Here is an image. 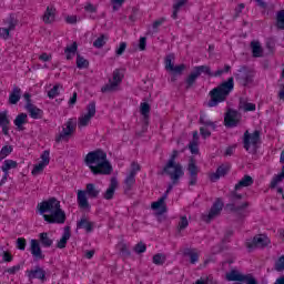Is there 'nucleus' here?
I'll return each instance as SVG.
<instances>
[{
    "label": "nucleus",
    "mask_w": 284,
    "mask_h": 284,
    "mask_svg": "<svg viewBox=\"0 0 284 284\" xmlns=\"http://www.w3.org/2000/svg\"><path fill=\"white\" fill-rule=\"evenodd\" d=\"M179 159V150H173L166 164L163 166L161 174H166L173 181V185H179L182 176H185V171H183V164L176 162Z\"/></svg>",
    "instance_id": "39448f33"
},
{
    "label": "nucleus",
    "mask_w": 284,
    "mask_h": 284,
    "mask_svg": "<svg viewBox=\"0 0 284 284\" xmlns=\"http://www.w3.org/2000/svg\"><path fill=\"white\" fill-rule=\"evenodd\" d=\"M166 200V194H163L158 201L152 202L151 209L155 210L159 215L165 214V212H168V204L165 203Z\"/></svg>",
    "instance_id": "6ab92c4d"
},
{
    "label": "nucleus",
    "mask_w": 284,
    "mask_h": 284,
    "mask_svg": "<svg viewBox=\"0 0 284 284\" xmlns=\"http://www.w3.org/2000/svg\"><path fill=\"white\" fill-rule=\"evenodd\" d=\"M165 23V18H160L153 22V32H159V28H161V24Z\"/></svg>",
    "instance_id": "0e129e2a"
},
{
    "label": "nucleus",
    "mask_w": 284,
    "mask_h": 284,
    "mask_svg": "<svg viewBox=\"0 0 284 284\" xmlns=\"http://www.w3.org/2000/svg\"><path fill=\"white\" fill-rule=\"evenodd\" d=\"M116 187H119V180L113 176L110 180L109 187L103 194V199H105V201H112V199H114V192H116Z\"/></svg>",
    "instance_id": "aec40b11"
},
{
    "label": "nucleus",
    "mask_w": 284,
    "mask_h": 284,
    "mask_svg": "<svg viewBox=\"0 0 284 284\" xmlns=\"http://www.w3.org/2000/svg\"><path fill=\"white\" fill-rule=\"evenodd\" d=\"M254 77L255 73L252 69H250L247 65H242L237 70L236 73H234L235 81L243 88H248L254 83Z\"/></svg>",
    "instance_id": "0eeeda50"
},
{
    "label": "nucleus",
    "mask_w": 284,
    "mask_h": 284,
    "mask_svg": "<svg viewBox=\"0 0 284 284\" xmlns=\"http://www.w3.org/2000/svg\"><path fill=\"white\" fill-rule=\"evenodd\" d=\"M10 125V119L8 118V111L0 112V128Z\"/></svg>",
    "instance_id": "a18cd8bd"
},
{
    "label": "nucleus",
    "mask_w": 284,
    "mask_h": 284,
    "mask_svg": "<svg viewBox=\"0 0 284 284\" xmlns=\"http://www.w3.org/2000/svg\"><path fill=\"white\" fill-rule=\"evenodd\" d=\"M128 48L126 42H120L119 47L115 49V57H122Z\"/></svg>",
    "instance_id": "864d4df0"
},
{
    "label": "nucleus",
    "mask_w": 284,
    "mask_h": 284,
    "mask_svg": "<svg viewBox=\"0 0 284 284\" xmlns=\"http://www.w3.org/2000/svg\"><path fill=\"white\" fill-rule=\"evenodd\" d=\"M186 170L190 176L189 185L191 186L196 185V183H199V172H200L199 165H196V158L194 156L189 158Z\"/></svg>",
    "instance_id": "dca6fc26"
},
{
    "label": "nucleus",
    "mask_w": 284,
    "mask_h": 284,
    "mask_svg": "<svg viewBox=\"0 0 284 284\" xmlns=\"http://www.w3.org/2000/svg\"><path fill=\"white\" fill-rule=\"evenodd\" d=\"M274 270L276 272H284V255H281L274 264Z\"/></svg>",
    "instance_id": "09e8293b"
},
{
    "label": "nucleus",
    "mask_w": 284,
    "mask_h": 284,
    "mask_svg": "<svg viewBox=\"0 0 284 284\" xmlns=\"http://www.w3.org/2000/svg\"><path fill=\"white\" fill-rule=\"evenodd\" d=\"M57 19V8L54 6L47 7L44 14L42 16V21L47 24L54 23Z\"/></svg>",
    "instance_id": "4be33fe9"
},
{
    "label": "nucleus",
    "mask_w": 284,
    "mask_h": 284,
    "mask_svg": "<svg viewBox=\"0 0 284 284\" xmlns=\"http://www.w3.org/2000/svg\"><path fill=\"white\" fill-rule=\"evenodd\" d=\"M150 110H152V106L148 102H142L140 104V114L143 116V123L144 125H150Z\"/></svg>",
    "instance_id": "b1692460"
},
{
    "label": "nucleus",
    "mask_w": 284,
    "mask_h": 284,
    "mask_svg": "<svg viewBox=\"0 0 284 284\" xmlns=\"http://www.w3.org/2000/svg\"><path fill=\"white\" fill-rule=\"evenodd\" d=\"M2 261L4 263H12V261H14V255L8 251H3Z\"/></svg>",
    "instance_id": "4d7b16f0"
},
{
    "label": "nucleus",
    "mask_w": 284,
    "mask_h": 284,
    "mask_svg": "<svg viewBox=\"0 0 284 284\" xmlns=\"http://www.w3.org/2000/svg\"><path fill=\"white\" fill-rule=\"evenodd\" d=\"M89 199H98L101 191L97 189V185L94 183L87 184V189L84 191Z\"/></svg>",
    "instance_id": "473e14b6"
},
{
    "label": "nucleus",
    "mask_w": 284,
    "mask_h": 284,
    "mask_svg": "<svg viewBox=\"0 0 284 284\" xmlns=\"http://www.w3.org/2000/svg\"><path fill=\"white\" fill-rule=\"evenodd\" d=\"M19 23V21L17 19H14V16H10L8 19V24H9V29L14 30V28H17V24Z\"/></svg>",
    "instance_id": "338daca9"
},
{
    "label": "nucleus",
    "mask_w": 284,
    "mask_h": 284,
    "mask_svg": "<svg viewBox=\"0 0 284 284\" xmlns=\"http://www.w3.org/2000/svg\"><path fill=\"white\" fill-rule=\"evenodd\" d=\"M78 230H85L87 234H92L94 232V222H91L83 215L80 221L77 222Z\"/></svg>",
    "instance_id": "412c9836"
},
{
    "label": "nucleus",
    "mask_w": 284,
    "mask_h": 284,
    "mask_svg": "<svg viewBox=\"0 0 284 284\" xmlns=\"http://www.w3.org/2000/svg\"><path fill=\"white\" fill-rule=\"evenodd\" d=\"M37 210L49 225H63L68 220L65 211L61 209V201L57 200V197H50L38 203Z\"/></svg>",
    "instance_id": "f257e3e1"
},
{
    "label": "nucleus",
    "mask_w": 284,
    "mask_h": 284,
    "mask_svg": "<svg viewBox=\"0 0 284 284\" xmlns=\"http://www.w3.org/2000/svg\"><path fill=\"white\" fill-rule=\"evenodd\" d=\"M176 59V55L174 53H169L164 58V68L166 72H170L171 74H178V77L183 75V71L187 70V65L185 63L174 65V60Z\"/></svg>",
    "instance_id": "9d476101"
},
{
    "label": "nucleus",
    "mask_w": 284,
    "mask_h": 284,
    "mask_svg": "<svg viewBox=\"0 0 284 284\" xmlns=\"http://www.w3.org/2000/svg\"><path fill=\"white\" fill-rule=\"evenodd\" d=\"M276 28L277 30H284V9L276 12Z\"/></svg>",
    "instance_id": "4c0bfd02"
},
{
    "label": "nucleus",
    "mask_w": 284,
    "mask_h": 284,
    "mask_svg": "<svg viewBox=\"0 0 284 284\" xmlns=\"http://www.w3.org/2000/svg\"><path fill=\"white\" fill-rule=\"evenodd\" d=\"M183 254H184V256H189L190 257V263L192 265L199 263V253L194 252V250L185 248Z\"/></svg>",
    "instance_id": "e433bc0d"
},
{
    "label": "nucleus",
    "mask_w": 284,
    "mask_h": 284,
    "mask_svg": "<svg viewBox=\"0 0 284 284\" xmlns=\"http://www.w3.org/2000/svg\"><path fill=\"white\" fill-rule=\"evenodd\" d=\"M261 143V131L255 130L252 134L250 131H245L243 134V148L246 152H250L251 145L253 146V152H256Z\"/></svg>",
    "instance_id": "9b49d317"
},
{
    "label": "nucleus",
    "mask_w": 284,
    "mask_h": 284,
    "mask_svg": "<svg viewBox=\"0 0 284 284\" xmlns=\"http://www.w3.org/2000/svg\"><path fill=\"white\" fill-rule=\"evenodd\" d=\"M241 123V113L234 109H227L224 114V125L225 128H236Z\"/></svg>",
    "instance_id": "f3484780"
},
{
    "label": "nucleus",
    "mask_w": 284,
    "mask_h": 284,
    "mask_svg": "<svg viewBox=\"0 0 284 284\" xmlns=\"http://www.w3.org/2000/svg\"><path fill=\"white\" fill-rule=\"evenodd\" d=\"M70 236H72V231L70 226H65L60 241L57 243L58 250H65L68 241H70Z\"/></svg>",
    "instance_id": "5701e85b"
},
{
    "label": "nucleus",
    "mask_w": 284,
    "mask_h": 284,
    "mask_svg": "<svg viewBox=\"0 0 284 284\" xmlns=\"http://www.w3.org/2000/svg\"><path fill=\"white\" fill-rule=\"evenodd\" d=\"M224 205L225 204L223 203V200L221 197H217L211 206L209 214L202 215V221H204V223H212V221H214V219H216V216L221 214Z\"/></svg>",
    "instance_id": "ddd939ff"
},
{
    "label": "nucleus",
    "mask_w": 284,
    "mask_h": 284,
    "mask_svg": "<svg viewBox=\"0 0 284 284\" xmlns=\"http://www.w3.org/2000/svg\"><path fill=\"white\" fill-rule=\"evenodd\" d=\"M14 148H12V145H4L2 146V149L0 150V156H10V154H12Z\"/></svg>",
    "instance_id": "603ef678"
},
{
    "label": "nucleus",
    "mask_w": 284,
    "mask_h": 284,
    "mask_svg": "<svg viewBox=\"0 0 284 284\" xmlns=\"http://www.w3.org/2000/svg\"><path fill=\"white\" fill-rule=\"evenodd\" d=\"M26 275L29 281L38 280L42 283L48 281V272H45L43 267H40L39 265L34 266V268L27 270Z\"/></svg>",
    "instance_id": "a211bd4d"
},
{
    "label": "nucleus",
    "mask_w": 284,
    "mask_h": 284,
    "mask_svg": "<svg viewBox=\"0 0 284 284\" xmlns=\"http://www.w3.org/2000/svg\"><path fill=\"white\" fill-rule=\"evenodd\" d=\"M270 243H272V241L270 240V237H267V235L257 234L253 237L251 242H246V247L248 252H252V250H256V247H261L262 250H265V247H267Z\"/></svg>",
    "instance_id": "4468645a"
},
{
    "label": "nucleus",
    "mask_w": 284,
    "mask_h": 284,
    "mask_svg": "<svg viewBox=\"0 0 284 284\" xmlns=\"http://www.w3.org/2000/svg\"><path fill=\"white\" fill-rule=\"evenodd\" d=\"M12 30L9 28H0V37H2L4 39V41H8V39H10V32Z\"/></svg>",
    "instance_id": "052dcab7"
},
{
    "label": "nucleus",
    "mask_w": 284,
    "mask_h": 284,
    "mask_svg": "<svg viewBox=\"0 0 284 284\" xmlns=\"http://www.w3.org/2000/svg\"><path fill=\"white\" fill-rule=\"evenodd\" d=\"M200 134L204 139H210V136H212V132H210V130L203 126L200 128Z\"/></svg>",
    "instance_id": "774afa93"
},
{
    "label": "nucleus",
    "mask_w": 284,
    "mask_h": 284,
    "mask_svg": "<svg viewBox=\"0 0 284 284\" xmlns=\"http://www.w3.org/2000/svg\"><path fill=\"white\" fill-rule=\"evenodd\" d=\"M29 116H31V119H43V110L39 109L37 105L33 104V106H29V109H27Z\"/></svg>",
    "instance_id": "72a5a7b5"
},
{
    "label": "nucleus",
    "mask_w": 284,
    "mask_h": 284,
    "mask_svg": "<svg viewBox=\"0 0 284 284\" xmlns=\"http://www.w3.org/2000/svg\"><path fill=\"white\" fill-rule=\"evenodd\" d=\"M45 169V165L41 162H39L38 164H36L33 166V170L31 171V174L33 176H38V174H41V172H43V170Z\"/></svg>",
    "instance_id": "3c124183"
},
{
    "label": "nucleus",
    "mask_w": 284,
    "mask_h": 284,
    "mask_svg": "<svg viewBox=\"0 0 284 284\" xmlns=\"http://www.w3.org/2000/svg\"><path fill=\"white\" fill-rule=\"evenodd\" d=\"M122 71H123V69H115L113 71V81H112V79H110L109 83L104 84L101 88L102 94H108L110 92H116V90H119V84L122 83V81L125 77L123 73H121Z\"/></svg>",
    "instance_id": "1a4fd4ad"
},
{
    "label": "nucleus",
    "mask_w": 284,
    "mask_h": 284,
    "mask_svg": "<svg viewBox=\"0 0 284 284\" xmlns=\"http://www.w3.org/2000/svg\"><path fill=\"white\" fill-rule=\"evenodd\" d=\"M78 205L81 210H90V202H88V193L83 190L78 191Z\"/></svg>",
    "instance_id": "a878e982"
},
{
    "label": "nucleus",
    "mask_w": 284,
    "mask_h": 284,
    "mask_svg": "<svg viewBox=\"0 0 284 284\" xmlns=\"http://www.w3.org/2000/svg\"><path fill=\"white\" fill-rule=\"evenodd\" d=\"M199 74L195 73V71L193 70L184 80L185 83V90H192V88H194V85H196V81L199 79Z\"/></svg>",
    "instance_id": "c756f323"
},
{
    "label": "nucleus",
    "mask_w": 284,
    "mask_h": 284,
    "mask_svg": "<svg viewBox=\"0 0 284 284\" xmlns=\"http://www.w3.org/2000/svg\"><path fill=\"white\" fill-rule=\"evenodd\" d=\"M146 250H148V245L143 242H139L133 247V252H135V254H144V252H146Z\"/></svg>",
    "instance_id": "de8ad7c7"
},
{
    "label": "nucleus",
    "mask_w": 284,
    "mask_h": 284,
    "mask_svg": "<svg viewBox=\"0 0 284 284\" xmlns=\"http://www.w3.org/2000/svg\"><path fill=\"white\" fill-rule=\"evenodd\" d=\"M194 72L197 75L205 74L210 78L223 77V74H227L232 72V67L230 64H225L223 69H217L215 72H212V68L210 65H197L193 68Z\"/></svg>",
    "instance_id": "6e6552de"
},
{
    "label": "nucleus",
    "mask_w": 284,
    "mask_h": 284,
    "mask_svg": "<svg viewBox=\"0 0 284 284\" xmlns=\"http://www.w3.org/2000/svg\"><path fill=\"white\" fill-rule=\"evenodd\" d=\"M42 161L40 163H43V165H50V151L45 150L41 154Z\"/></svg>",
    "instance_id": "13d9d810"
},
{
    "label": "nucleus",
    "mask_w": 284,
    "mask_h": 284,
    "mask_svg": "<svg viewBox=\"0 0 284 284\" xmlns=\"http://www.w3.org/2000/svg\"><path fill=\"white\" fill-rule=\"evenodd\" d=\"M54 241L50 239L48 232H42L39 234V240L32 239L30 241V248L29 252L33 256V261H45V254H43L42 247H50L53 245Z\"/></svg>",
    "instance_id": "423d86ee"
},
{
    "label": "nucleus",
    "mask_w": 284,
    "mask_h": 284,
    "mask_svg": "<svg viewBox=\"0 0 284 284\" xmlns=\"http://www.w3.org/2000/svg\"><path fill=\"white\" fill-rule=\"evenodd\" d=\"M28 245V241L26 237H18L16 241V247L17 250H20L21 252H26V246Z\"/></svg>",
    "instance_id": "37998d69"
},
{
    "label": "nucleus",
    "mask_w": 284,
    "mask_h": 284,
    "mask_svg": "<svg viewBox=\"0 0 284 284\" xmlns=\"http://www.w3.org/2000/svg\"><path fill=\"white\" fill-rule=\"evenodd\" d=\"M78 50H79V44L77 42H73L71 45L65 47L64 54L67 57V61H72Z\"/></svg>",
    "instance_id": "7c9ffc66"
},
{
    "label": "nucleus",
    "mask_w": 284,
    "mask_h": 284,
    "mask_svg": "<svg viewBox=\"0 0 284 284\" xmlns=\"http://www.w3.org/2000/svg\"><path fill=\"white\" fill-rule=\"evenodd\" d=\"M250 185H254V179L251 175H244L239 183L235 184L234 190L227 194V199L231 203L226 204V210L243 216V212L250 207V202H242L240 205H236V201L243 200V194L239 193V190L242 187H250Z\"/></svg>",
    "instance_id": "7ed1b4c3"
},
{
    "label": "nucleus",
    "mask_w": 284,
    "mask_h": 284,
    "mask_svg": "<svg viewBox=\"0 0 284 284\" xmlns=\"http://www.w3.org/2000/svg\"><path fill=\"white\" fill-rule=\"evenodd\" d=\"M21 101V88L14 85L12 92L9 95L10 105H17Z\"/></svg>",
    "instance_id": "c85d7f7f"
},
{
    "label": "nucleus",
    "mask_w": 284,
    "mask_h": 284,
    "mask_svg": "<svg viewBox=\"0 0 284 284\" xmlns=\"http://www.w3.org/2000/svg\"><path fill=\"white\" fill-rule=\"evenodd\" d=\"M84 165L89 166L93 176H109L112 174V164L108 161V153L102 149L89 152L84 158Z\"/></svg>",
    "instance_id": "f03ea898"
},
{
    "label": "nucleus",
    "mask_w": 284,
    "mask_h": 284,
    "mask_svg": "<svg viewBox=\"0 0 284 284\" xmlns=\"http://www.w3.org/2000/svg\"><path fill=\"white\" fill-rule=\"evenodd\" d=\"M119 252L123 258H130L132 256V252L128 248V244L121 243L119 244Z\"/></svg>",
    "instance_id": "58836bf2"
},
{
    "label": "nucleus",
    "mask_w": 284,
    "mask_h": 284,
    "mask_svg": "<svg viewBox=\"0 0 284 284\" xmlns=\"http://www.w3.org/2000/svg\"><path fill=\"white\" fill-rule=\"evenodd\" d=\"M62 128V132L55 136V143H61V141H70V135L74 134L77 130V118L69 119Z\"/></svg>",
    "instance_id": "f8f14e48"
},
{
    "label": "nucleus",
    "mask_w": 284,
    "mask_h": 284,
    "mask_svg": "<svg viewBox=\"0 0 284 284\" xmlns=\"http://www.w3.org/2000/svg\"><path fill=\"white\" fill-rule=\"evenodd\" d=\"M141 172V164L138 162H132L131 163V171H130V175L136 176V173Z\"/></svg>",
    "instance_id": "6e6d98bb"
},
{
    "label": "nucleus",
    "mask_w": 284,
    "mask_h": 284,
    "mask_svg": "<svg viewBox=\"0 0 284 284\" xmlns=\"http://www.w3.org/2000/svg\"><path fill=\"white\" fill-rule=\"evenodd\" d=\"M97 114V102L91 101L87 105V113L79 118L78 120V128H88L90 121Z\"/></svg>",
    "instance_id": "2eb2a0df"
},
{
    "label": "nucleus",
    "mask_w": 284,
    "mask_h": 284,
    "mask_svg": "<svg viewBox=\"0 0 284 284\" xmlns=\"http://www.w3.org/2000/svg\"><path fill=\"white\" fill-rule=\"evenodd\" d=\"M266 48L271 54H274V50H276V39L274 38H268L266 40Z\"/></svg>",
    "instance_id": "8fccbe9b"
},
{
    "label": "nucleus",
    "mask_w": 284,
    "mask_h": 284,
    "mask_svg": "<svg viewBox=\"0 0 284 284\" xmlns=\"http://www.w3.org/2000/svg\"><path fill=\"white\" fill-rule=\"evenodd\" d=\"M19 168V163L14 160H4L1 170L2 172H10V170H17Z\"/></svg>",
    "instance_id": "c9c22d12"
},
{
    "label": "nucleus",
    "mask_w": 284,
    "mask_h": 284,
    "mask_svg": "<svg viewBox=\"0 0 284 284\" xmlns=\"http://www.w3.org/2000/svg\"><path fill=\"white\" fill-rule=\"evenodd\" d=\"M145 48H148V38L141 37L139 41V50L143 52L145 51Z\"/></svg>",
    "instance_id": "69168bd1"
},
{
    "label": "nucleus",
    "mask_w": 284,
    "mask_h": 284,
    "mask_svg": "<svg viewBox=\"0 0 284 284\" xmlns=\"http://www.w3.org/2000/svg\"><path fill=\"white\" fill-rule=\"evenodd\" d=\"M230 170H232V164L230 163L222 164L216 169L217 173L222 176H227V174H230Z\"/></svg>",
    "instance_id": "a19ab883"
},
{
    "label": "nucleus",
    "mask_w": 284,
    "mask_h": 284,
    "mask_svg": "<svg viewBox=\"0 0 284 284\" xmlns=\"http://www.w3.org/2000/svg\"><path fill=\"white\" fill-rule=\"evenodd\" d=\"M190 225V222L187 221V216H182L179 222L178 230L181 232L182 230H185Z\"/></svg>",
    "instance_id": "5fc2aeb1"
},
{
    "label": "nucleus",
    "mask_w": 284,
    "mask_h": 284,
    "mask_svg": "<svg viewBox=\"0 0 284 284\" xmlns=\"http://www.w3.org/2000/svg\"><path fill=\"white\" fill-rule=\"evenodd\" d=\"M13 123L18 130V132H23L26 130V123H28V113H19L16 119L13 120Z\"/></svg>",
    "instance_id": "393cba45"
},
{
    "label": "nucleus",
    "mask_w": 284,
    "mask_h": 284,
    "mask_svg": "<svg viewBox=\"0 0 284 284\" xmlns=\"http://www.w3.org/2000/svg\"><path fill=\"white\" fill-rule=\"evenodd\" d=\"M241 283H245V284H258V281L256 280V277H254V275L252 274H244L242 277V282Z\"/></svg>",
    "instance_id": "c03bdc74"
},
{
    "label": "nucleus",
    "mask_w": 284,
    "mask_h": 284,
    "mask_svg": "<svg viewBox=\"0 0 284 284\" xmlns=\"http://www.w3.org/2000/svg\"><path fill=\"white\" fill-rule=\"evenodd\" d=\"M165 261V255H163L162 253H156L155 255H153L154 265H164Z\"/></svg>",
    "instance_id": "49530a36"
},
{
    "label": "nucleus",
    "mask_w": 284,
    "mask_h": 284,
    "mask_svg": "<svg viewBox=\"0 0 284 284\" xmlns=\"http://www.w3.org/2000/svg\"><path fill=\"white\" fill-rule=\"evenodd\" d=\"M234 91V77L222 81L217 87L209 92L210 100L206 103L207 108H216L219 103L227 101V98Z\"/></svg>",
    "instance_id": "20e7f679"
},
{
    "label": "nucleus",
    "mask_w": 284,
    "mask_h": 284,
    "mask_svg": "<svg viewBox=\"0 0 284 284\" xmlns=\"http://www.w3.org/2000/svg\"><path fill=\"white\" fill-rule=\"evenodd\" d=\"M75 64L79 70H88L90 68V61L79 53L77 54Z\"/></svg>",
    "instance_id": "f704fd0d"
},
{
    "label": "nucleus",
    "mask_w": 284,
    "mask_h": 284,
    "mask_svg": "<svg viewBox=\"0 0 284 284\" xmlns=\"http://www.w3.org/2000/svg\"><path fill=\"white\" fill-rule=\"evenodd\" d=\"M49 99H54V97H59V84L53 85V88L48 92Z\"/></svg>",
    "instance_id": "680f3d73"
},
{
    "label": "nucleus",
    "mask_w": 284,
    "mask_h": 284,
    "mask_svg": "<svg viewBox=\"0 0 284 284\" xmlns=\"http://www.w3.org/2000/svg\"><path fill=\"white\" fill-rule=\"evenodd\" d=\"M244 274L239 270H231V272L226 273L225 280L229 282L241 283L243 281Z\"/></svg>",
    "instance_id": "bb28decb"
},
{
    "label": "nucleus",
    "mask_w": 284,
    "mask_h": 284,
    "mask_svg": "<svg viewBox=\"0 0 284 284\" xmlns=\"http://www.w3.org/2000/svg\"><path fill=\"white\" fill-rule=\"evenodd\" d=\"M108 36L101 34L98 39L94 40L93 42V48L101 49L105 43L108 42Z\"/></svg>",
    "instance_id": "ea45409f"
},
{
    "label": "nucleus",
    "mask_w": 284,
    "mask_h": 284,
    "mask_svg": "<svg viewBox=\"0 0 284 284\" xmlns=\"http://www.w3.org/2000/svg\"><path fill=\"white\" fill-rule=\"evenodd\" d=\"M22 265H23V263L22 264H17L12 267L7 268L4 272H7V274L14 275V274H17V272H19L21 270Z\"/></svg>",
    "instance_id": "e2e57ef3"
},
{
    "label": "nucleus",
    "mask_w": 284,
    "mask_h": 284,
    "mask_svg": "<svg viewBox=\"0 0 284 284\" xmlns=\"http://www.w3.org/2000/svg\"><path fill=\"white\" fill-rule=\"evenodd\" d=\"M134 185H136V176L135 175H126L124 179V194H130V191L133 190Z\"/></svg>",
    "instance_id": "cd10ccee"
},
{
    "label": "nucleus",
    "mask_w": 284,
    "mask_h": 284,
    "mask_svg": "<svg viewBox=\"0 0 284 284\" xmlns=\"http://www.w3.org/2000/svg\"><path fill=\"white\" fill-rule=\"evenodd\" d=\"M200 125H205V128H211L212 130H216V124L213 121H205V115H200L199 120Z\"/></svg>",
    "instance_id": "79ce46f5"
},
{
    "label": "nucleus",
    "mask_w": 284,
    "mask_h": 284,
    "mask_svg": "<svg viewBox=\"0 0 284 284\" xmlns=\"http://www.w3.org/2000/svg\"><path fill=\"white\" fill-rule=\"evenodd\" d=\"M251 50H252V54L255 59L263 57V47H261V42L252 41Z\"/></svg>",
    "instance_id": "2f4dec72"
},
{
    "label": "nucleus",
    "mask_w": 284,
    "mask_h": 284,
    "mask_svg": "<svg viewBox=\"0 0 284 284\" xmlns=\"http://www.w3.org/2000/svg\"><path fill=\"white\" fill-rule=\"evenodd\" d=\"M187 148L191 154H199V142H190Z\"/></svg>",
    "instance_id": "bf43d9fd"
}]
</instances>
